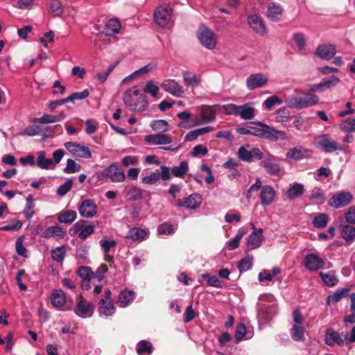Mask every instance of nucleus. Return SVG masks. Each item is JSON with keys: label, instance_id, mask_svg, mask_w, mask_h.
I'll use <instances>...</instances> for the list:
<instances>
[{"label": "nucleus", "instance_id": "nucleus-5", "mask_svg": "<svg viewBox=\"0 0 355 355\" xmlns=\"http://www.w3.org/2000/svg\"><path fill=\"white\" fill-rule=\"evenodd\" d=\"M347 342V333L343 332L339 334L331 329H328L325 334V343L329 346H333L336 344L338 345H343Z\"/></svg>", "mask_w": 355, "mask_h": 355}, {"label": "nucleus", "instance_id": "nucleus-51", "mask_svg": "<svg viewBox=\"0 0 355 355\" xmlns=\"http://www.w3.org/2000/svg\"><path fill=\"white\" fill-rule=\"evenodd\" d=\"M80 170V166L78 164L72 159H68L67 160V164L63 171L66 174H71L78 172Z\"/></svg>", "mask_w": 355, "mask_h": 355}, {"label": "nucleus", "instance_id": "nucleus-53", "mask_svg": "<svg viewBox=\"0 0 355 355\" xmlns=\"http://www.w3.org/2000/svg\"><path fill=\"white\" fill-rule=\"evenodd\" d=\"M304 153L302 147H294L290 149L286 153V157L293 159H300L303 158Z\"/></svg>", "mask_w": 355, "mask_h": 355}, {"label": "nucleus", "instance_id": "nucleus-16", "mask_svg": "<svg viewBox=\"0 0 355 355\" xmlns=\"http://www.w3.org/2000/svg\"><path fill=\"white\" fill-rule=\"evenodd\" d=\"M105 175L114 182H121L125 178V173L116 164L110 165L105 171Z\"/></svg>", "mask_w": 355, "mask_h": 355}, {"label": "nucleus", "instance_id": "nucleus-22", "mask_svg": "<svg viewBox=\"0 0 355 355\" xmlns=\"http://www.w3.org/2000/svg\"><path fill=\"white\" fill-rule=\"evenodd\" d=\"M263 230L259 229L258 231H254L248 239V247L249 250H253L259 248L263 241Z\"/></svg>", "mask_w": 355, "mask_h": 355}, {"label": "nucleus", "instance_id": "nucleus-48", "mask_svg": "<svg viewBox=\"0 0 355 355\" xmlns=\"http://www.w3.org/2000/svg\"><path fill=\"white\" fill-rule=\"evenodd\" d=\"M151 128L153 130L162 133L168 130V123L166 120H156L152 122Z\"/></svg>", "mask_w": 355, "mask_h": 355}, {"label": "nucleus", "instance_id": "nucleus-4", "mask_svg": "<svg viewBox=\"0 0 355 355\" xmlns=\"http://www.w3.org/2000/svg\"><path fill=\"white\" fill-rule=\"evenodd\" d=\"M171 8L169 6H161L155 11L154 18L159 26H166L171 19Z\"/></svg>", "mask_w": 355, "mask_h": 355}, {"label": "nucleus", "instance_id": "nucleus-10", "mask_svg": "<svg viewBox=\"0 0 355 355\" xmlns=\"http://www.w3.org/2000/svg\"><path fill=\"white\" fill-rule=\"evenodd\" d=\"M201 202L200 196L198 193H193L187 198L178 200L177 206L195 209L200 205Z\"/></svg>", "mask_w": 355, "mask_h": 355}, {"label": "nucleus", "instance_id": "nucleus-30", "mask_svg": "<svg viewBox=\"0 0 355 355\" xmlns=\"http://www.w3.org/2000/svg\"><path fill=\"white\" fill-rule=\"evenodd\" d=\"M99 311L105 315L110 316L115 312V306L112 300H101L99 301Z\"/></svg>", "mask_w": 355, "mask_h": 355}, {"label": "nucleus", "instance_id": "nucleus-33", "mask_svg": "<svg viewBox=\"0 0 355 355\" xmlns=\"http://www.w3.org/2000/svg\"><path fill=\"white\" fill-rule=\"evenodd\" d=\"M239 115L244 120L252 119L255 115V109L250 103H245L240 105Z\"/></svg>", "mask_w": 355, "mask_h": 355}, {"label": "nucleus", "instance_id": "nucleus-43", "mask_svg": "<svg viewBox=\"0 0 355 355\" xmlns=\"http://www.w3.org/2000/svg\"><path fill=\"white\" fill-rule=\"evenodd\" d=\"M51 257L56 262L62 263L65 257V246L57 247L51 250Z\"/></svg>", "mask_w": 355, "mask_h": 355}, {"label": "nucleus", "instance_id": "nucleus-2", "mask_svg": "<svg viewBox=\"0 0 355 355\" xmlns=\"http://www.w3.org/2000/svg\"><path fill=\"white\" fill-rule=\"evenodd\" d=\"M197 37L200 43L205 49L213 50L216 47L218 40L217 35L207 26L201 25L198 30Z\"/></svg>", "mask_w": 355, "mask_h": 355}, {"label": "nucleus", "instance_id": "nucleus-28", "mask_svg": "<svg viewBox=\"0 0 355 355\" xmlns=\"http://www.w3.org/2000/svg\"><path fill=\"white\" fill-rule=\"evenodd\" d=\"M46 153L44 151H40L37 153V166L42 169H51L53 168V162L51 159L46 158Z\"/></svg>", "mask_w": 355, "mask_h": 355}, {"label": "nucleus", "instance_id": "nucleus-24", "mask_svg": "<svg viewBox=\"0 0 355 355\" xmlns=\"http://www.w3.org/2000/svg\"><path fill=\"white\" fill-rule=\"evenodd\" d=\"M35 205L34 202L33 196L32 194H28L26 196V205L23 210V214L27 220H31L33 218L35 214Z\"/></svg>", "mask_w": 355, "mask_h": 355}, {"label": "nucleus", "instance_id": "nucleus-14", "mask_svg": "<svg viewBox=\"0 0 355 355\" xmlns=\"http://www.w3.org/2000/svg\"><path fill=\"white\" fill-rule=\"evenodd\" d=\"M248 23L252 30L261 36L266 33V27L262 19L257 15H252L248 17Z\"/></svg>", "mask_w": 355, "mask_h": 355}, {"label": "nucleus", "instance_id": "nucleus-41", "mask_svg": "<svg viewBox=\"0 0 355 355\" xmlns=\"http://www.w3.org/2000/svg\"><path fill=\"white\" fill-rule=\"evenodd\" d=\"M340 129L345 132H355V119L347 118L342 121L339 124Z\"/></svg>", "mask_w": 355, "mask_h": 355}, {"label": "nucleus", "instance_id": "nucleus-49", "mask_svg": "<svg viewBox=\"0 0 355 355\" xmlns=\"http://www.w3.org/2000/svg\"><path fill=\"white\" fill-rule=\"evenodd\" d=\"M339 82L340 79L338 77L335 76H331L328 80H325L317 84L316 87L322 88L323 91L324 89L330 88L331 87L336 85Z\"/></svg>", "mask_w": 355, "mask_h": 355}, {"label": "nucleus", "instance_id": "nucleus-7", "mask_svg": "<svg viewBox=\"0 0 355 355\" xmlns=\"http://www.w3.org/2000/svg\"><path fill=\"white\" fill-rule=\"evenodd\" d=\"M324 266V261L315 254H308L304 258V266L309 271H317Z\"/></svg>", "mask_w": 355, "mask_h": 355}, {"label": "nucleus", "instance_id": "nucleus-58", "mask_svg": "<svg viewBox=\"0 0 355 355\" xmlns=\"http://www.w3.org/2000/svg\"><path fill=\"white\" fill-rule=\"evenodd\" d=\"M252 266V257H247L241 259L238 263V268L241 272H245Z\"/></svg>", "mask_w": 355, "mask_h": 355}, {"label": "nucleus", "instance_id": "nucleus-3", "mask_svg": "<svg viewBox=\"0 0 355 355\" xmlns=\"http://www.w3.org/2000/svg\"><path fill=\"white\" fill-rule=\"evenodd\" d=\"M249 144L241 146L237 152V155L242 161L247 162H252L254 159L261 160L263 158V154L261 150L258 148H252L248 150Z\"/></svg>", "mask_w": 355, "mask_h": 355}, {"label": "nucleus", "instance_id": "nucleus-35", "mask_svg": "<svg viewBox=\"0 0 355 355\" xmlns=\"http://www.w3.org/2000/svg\"><path fill=\"white\" fill-rule=\"evenodd\" d=\"M304 191V186L302 184L295 183L287 190L286 196L288 199L293 200L302 196Z\"/></svg>", "mask_w": 355, "mask_h": 355}, {"label": "nucleus", "instance_id": "nucleus-61", "mask_svg": "<svg viewBox=\"0 0 355 355\" xmlns=\"http://www.w3.org/2000/svg\"><path fill=\"white\" fill-rule=\"evenodd\" d=\"M73 181L71 179L67 180L63 184L60 185L57 191V193L60 196H64L71 189Z\"/></svg>", "mask_w": 355, "mask_h": 355}, {"label": "nucleus", "instance_id": "nucleus-34", "mask_svg": "<svg viewBox=\"0 0 355 355\" xmlns=\"http://www.w3.org/2000/svg\"><path fill=\"white\" fill-rule=\"evenodd\" d=\"M349 292V288L338 289L332 295L327 298V304H335L338 302L342 298L346 297Z\"/></svg>", "mask_w": 355, "mask_h": 355}, {"label": "nucleus", "instance_id": "nucleus-9", "mask_svg": "<svg viewBox=\"0 0 355 355\" xmlns=\"http://www.w3.org/2000/svg\"><path fill=\"white\" fill-rule=\"evenodd\" d=\"M161 86L166 92L176 97H181L184 92L183 87L175 80H166Z\"/></svg>", "mask_w": 355, "mask_h": 355}, {"label": "nucleus", "instance_id": "nucleus-26", "mask_svg": "<svg viewBox=\"0 0 355 355\" xmlns=\"http://www.w3.org/2000/svg\"><path fill=\"white\" fill-rule=\"evenodd\" d=\"M282 7L275 3H270L268 6L267 17L272 21H277L282 14Z\"/></svg>", "mask_w": 355, "mask_h": 355}, {"label": "nucleus", "instance_id": "nucleus-45", "mask_svg": "<svg viewBox=\"0 0 355 355\" xmlns=\"http://www.w3.org/2000/svg\"><path fill=\"white\" fill-rule=\"evenodd\" d=\"M184 84L188 87H195L200 85L201 79L196 75H189L188 73L183 74Z\"/></svg>", "mask_w": 355, "mask_h": 355}, {"label": "nucleus", "instance_id": "nucleus-1", "mask_svg": "<svg viewBox=\"0 0 355 355\" xmlns=\"http://www.w3.org/2000/svg\"><path fill=\"white\" fill-rule=\"evenodd\" d=\"M316 146L325 153H332L337 150H343V147L329 134H321L315 137Z\"/></svg>", "mask_w": 355, "mask_h": 355}, {"label": "nucleus", "instance_id": "nucleus-54", "mask_svg": "<svg viewBox=\"0 0 355 355\" xmlns=\"http://www.w3.org/2000/svg\"><path fill=\"white\" fill-rule=\"evenodd\" d=\"M139 94V91L136 88H131L128 89L124 95L123 100L125 103L130 107L131 108H134V105L132 103V98L134 96H137Z\"/></svg>", "mask_w": 355, "mask_h": 355}, {"label": "nucleus", "instance_id": "nucleus-52", "mask_svg": "<svg viewBox=\"0 0 355 355\" xmlns=\"http://www.w3.org/2000/svg\"><path fill=\"white\" fill-rule=\"evenodd\" d=\"M144 191L138 187H132L128 190L127 196L130 200L137 201L144 197Z\"/></svg>", "mask_w": 355, "mask_h": 355}, {"label": "nucleus", "instance_id": "nucleus-11", "mask_svg": "<svg viewBox=\"0 0 355 355\" xmlns=\"http://www.w3.org/2000/svg\"><path fill=\"white\" fill-rule=\"evenodd\" d=\"M261 164L266 172L271 175H277L281 171V166L273 155H270L268 157L265 158Z\"/></svg>", "mask_w": 355, "mask_h": 355}, {"label": "nucleus", "instance_id": "nucleus-47", "mask_svg": "<svg viewBox=\"0 0 355 355\" xmlns=\"http://www.w3.org/2000/svg\"><path fill=\"white\" fill-rule=\"evenodd\" d=\"M188 168L187 162L183 161L180 162L178 166H174L171 170V173L174 176L181 178L187 173Z\"/></svg>", "mask_w": 355, "mask_h": 355}, {"label": "nucleus", "instance_id": "nucleus-62", "mask_svg": "<svg viewBox=\"0 0 355 355\" xmlns=\"http://www.w3.org/2000/svg\"><path fill=\"white\" fill-rule=\"evenodd\" d=\"M107 270V266L105 264H101L96 272H93L90 270V280L94 278H97L98 280H101Z\"/></svg>", "mask_w": 355, "mask_h": 355}, {"label": "nucleus", "instance_id": "nucleus-31", "mask_svg": "<svg viewBox=\"0 0 355 355\" xmlns=\"http://www.w3.org/2000/svg\"><path fill=\"white\" fill-rule=\"evenodd\" d=\"M340 236L346 241L355 239V227L349 224L344 225L340 228Z\"/></svg>", "mask_w": 355, "mask_h": 355}, {"label": "nucleus", "instance_id": "nucleus-23", "mask_svg": "<svg viewBox=\"0 0 355 355\" xmlns=\"http://www.w3.org/2000/svg\"><path fill=\"white\" fill-rule=\"evenodd\" d=\"M51 300L53 306L60 309L66 302V296L63 291L55 290L51 294Z\"/></svg>", "mask_w": 355, "mask_h": 355}, {"label": "nucleus", "instance_id": "nucleus-19", "mask_svg": "<svg viewBox=\"0 0 355 355\" xmlns=\"http://www.w3.org/2000/svg\"><path fill=\"white\" fill-rule=\"evenodd\" d=\"M263 137L267 139L272 141H277L278 139L285 140L287 139V136L285 132L282 130H277L265 124L263 126Z\"/></svg>", "mask_w": 355, "mask_h": 355}, {"label": "nucleus", "instance_id": "nucleus-18", "mask_svg": "<svg viewBox=\"0 0 355 355\" xmlns=\"http://www.w3.org/2000/svg\"><path fill=\"white\" fill-rule=\"evenodd\" d=\"M336 53L335 46L328 44L318 46L315 54L322 59L329 60L333 58Z\"/></svg>", "mask_w": 355, "mask_h": 355}, {"label": "nucleus", "instance_id": "nucleus-13", "mask_svg": "<svg viewBox=\"0 0 355 355\" xmlns=\"http://www.w3.org/2000/svg\"><path fill=\"white\" fill-rule=\"evenodd\" d=\"M64 146L73 156L78 157H87L89 156L88 148L78 143L68 141L64 143Z\"/></svg>", "mask_w": 355, "mask_h": 355}, {"label": "nucleus", "instance_id": "nucleus-20", "mask_svg": "<svg viewBox=\"0 0 355 355\" xmlns=\"http://www.w3.org/2000/svg\"><path fill=\"white\" fill-rule=\"evenodd\" d=\"M276 196V191L269 185H265L261 187L260 193L261 203L263 205H269L274 200Z\"/></svg>", "mask_w": 355, "mask_h": 355}, {"label": "nucleus", "instance_id": "nucleus-64", "mask_svg": "<svg viewBox=\"0 0 355 355\" xmlns=\"http://www.w3.org/2000/svg\"><path fill=\"white\" fill-rule=\"evenodd\" d=\"M282 103V101L277 96H272L266 98L263 102V105L268 110H271L275 105H281Z\"/></svg>", "mask_w": 355, "mask_h": 355}, {"label": "nucleus", "instance_id": "nucleus-32", "mask_svg": "<svg viewBox=\"0 0 355 355\" xmlns=\"http://www.w3.org/2000/svg\"><path fill=\"white\" fill-rule=\"evenodd\" d=\"M76 313L79 317L86 318L89 316V303L80 297L77 302Z\"/></svg>", "mask_w": 355, "mask_h": 355}, {"label": "nucleus", "instance_id": "nucleus-38", "mask_svg": "<svg viewBox=\"0 0 355 355\" xmlns=\"http://www.w3.org/2000/svg\"><path fill=\"white\" fill-rule=\"evenodd\" d=\"M65 117V115L62 113L59 115H51L48 114H43L41 117L36 119V121L42 124L53 123L62 121Z\"/></svg>", "mask_w": 355, "mask_h": 355}, {"label": "nucleus", "instance_id": "nucleus-42", "mask_svg": "<svg viewBox=\"0 0 355 355\" xmlns=\"http://www.w3.org/2000/svg\"><path fill=\"white\" fill-rule=\"evenodd\" d=\"M115 66V64L110 65L105 71L97 72L94 76V81L96 84L103 83L107 80L110 73L113 71Z\"/></svg>", "mask_w": 355, "mask_h": 355}, {"label": "nucleus", "instance_id": "nucleus-39", "mask_svg": "<svg viewBox=\"0 0 355 355\" xmlns=\"http://www.w3.org/2000/svg\"><path fill=\"white\" fill-rule=\"evenodd\" d=\"M77 275L81 278L82 288L85 290H89V267L80 266L76 271Z\"/></svg>", "mask_w": 355, "mask_h": 355}, {"label": "nucleus", "instance_id": "nucleus-17", "mask_svg": "<svg viewBox=\"0 0 355 355\" xmlns=\"http://www.w3.org/2000/svg\"><path fill=\"white\" fill-rule=\"evenodd\" d=\"M65 235L66 232L58 225L49 227L42 234V236L45 239L55 240L63 239Z\"/></svg>", "mask_w": 355, "mask_h": 355}, {"label": "nucleus", "instance_id": "nucleus-37", "mask_svg": "<svg viewBox=\"0 0 355 355\" xmlns=\"http://www.w3.org/2000/svg\"><path fill=\"white\" fill-rule=\"evenodd\" d=\"M47 6L49 13L53 16H60L63 12L62 4L58 0H49Z\"/></svg>", "mask_w": 355, "mask_h": 355}, {"label": "nucleus", "instance_id": "nucleus-40", "mask_svg": "<svg viewBox=\"0 0 355 355\" xmlns=\"http://www.w3.org/2000/svg\"><path fill=\"white\" fill-rule=\"evenodd\" d=\"M305 329L302 325H293L291 329V335L295 341H304Z\"/></svg>", "mask_w": 355, "mask_h": 355}, {"label": "nucleus", "instance_id": "nucleus-6", "mask_svg": "<svg viewBox=\"0 0 355 355\" xmlns=\"http://www.w3.org/2000/svg\"><path fill=\"white\" fill-rule=\"evenodd\" d=\"M353 196L349 192H341L335 194L329 200V205L334 208H340L348 205L352 200Z\"/></svg>", "mask_w": 355, "mask_h": 355}, {"label": "nucleus", "instance_id": "nucleus-46", "mask_svg": "<svg viewBox=\"0 0 355 355\" xmlns=\"http://www.w3.org/2000/svg\"><path fill=\"white\" fill-rule=\"evenodd\" d=\"M304 108L313 106L319 101V97L313 94L307 93L302 95Z\"/></svg>", "mask_w": 355, "mask_h": 355}, {"label": "nucleus", "instance_id": "nucleus-27", "mask_svg": "<svg viewBox=\"0 0 355 355\" xmlns=\"http://www.w3.org/2000/svg\"><path fill=\"white\" fill-rule=\"evenodd\" d=\"M286 103L288 107L296 109H303L302 95L295 93L286 98Z\"/></svg>", "mask_w": 355, "mask_h": 355}, {"label": "nucleus", "instance_id": "nucleus-55", "mask_svg": "<svg viewBox=\"0 0 355 355\" xmlns=\"http://www.w3.org/2000/svg\"><path fill=\"white\" fill-rule=\"evenodd\" d=\"M42 131L41 126L38 125H33L26 127L23 131H21L19 135H27L33 137L35 135H38Z\"/></svg>", "mask_w": 355, "mask_h": 355}, {"label": "nucleus", "instance_id": "nucleus-63", "mask_svg": "<svg viewBox=\"0 0 355 355\" xmlns=\"http://www.w3.org/2000/svg\"><path fill=\"white\" fill-rule=\"evenodd\" d=\"M144 91L146 93L150 94L153 97L155 98L157 96V93L159 92V87L154 84L153 81H148L144 89Z\"/></svg>", "mask_w": 355, "mask_h": 355}, {"label": "nucleus", "instance_id": "nucleus-15", "mask_svg": "<svg viewBox=\"0 0 355 355\" xmlns=\"http://www.w3.org/2000/svg\"><path fill=\"white\" fill-rule=\"evenodd\" d=\"M144 141L151 144L166 146L171 144L173 142V139L168 135L159 133L145 136Z\"/></svg>", "mask_w": 355, "mask_h": 355}, {"label": "nucleus", "instance_id": "nucleus-21", "mask_svg": "<svg viewBox=\"0 0 355 355\" xmlns=\"http://www.w3.org/2000/svg\"><path fill=\"white\" fill-rule=\"evenodd\" d=\"M121 28V22L118 19L112 18L107 21L103 30L106 36H113L119 33Z\"/></svg>", "mask_w": 355, "mask_h": 355}, {"label": "nucleus", "instance_id": "nucleus-25", "mask_svg": "<svg viewBox=\"0 0 355 355\" xmlns=\"http://www.w3.org/2000/svg\"><path fill=\"white\" fill-rule=\"evenodd\" d=\"M134 298V291L128 289L121 291L118 295V300L121 307L128 306L133 301Z\"/></svg>", "mask_w": 355, "mask_h": 355}, {"label": "nucleus", "instance_id": "nucleus-12", "mask_svg": "<svg viewBox=\"0 0 355 355\" xmlns=\"http://www.w3.org/2000/svg\"><path fill=\"white\" fill-rule=\"evenodd\" d=\"M71 232L72 236L75 235L82 240H85L89 236V222L85 220L77 221Z\"/></svg>", "mask_w": 355, "mask_h": 355}, {"label": "nucleus", "instance_id": "nucleus-59", "mask_svg": "<svg viewBox=\"0 0 355 355\" xmlns=\"http://www.w3.org/2000/svg\"><path fill=\"white\" fill-rule=\"evenodd\" d=\"M290 116L289 111L285 108L282 107L277 110L275 113V120L277 122H284L286 121Z\"/></svg>", "mask_w": 355, "mask_h": 355}, {"label": "nucleus", "instance_id": "nucleus-57", "mask_svg": "<svg viewBox=\"0 0 355 355\" xmlns=\"http://www.w3.org/2000/svg\"><path fill=\"white\" fill-rule=\"evenodd\" d=\"M245 234V231L241 230L236 236L227 243V248L229 250H233L236 249L239 245V242L243 235Z\"/></svg>", "mask_w": 355, "mask_h": 355}, {"label": "nucleus", "instance_id": "nucleus-50", "mask_svg": "<svg viewBox=\"0 0 355 355\" xmlns=\"http://www.w3.org/2000/svg\"><path fill=\"white\" fill-rule=\"evenodd\" d=\"M328 220L329 216L327 214H319L314 218L313 225L317 228H322L327 225Z\"/></svg>", "mask_w": 355, "mask_h": 355}, {"label": "nucleus", "instance_id": "nucleus-8", "mask_svg": "<svg viewBox=\"0 0 355 355\" xmlns=\"http://www.w3.org/2000/svg\"><path fill=\"white\" fill-rule=\"evenodd\" d=\"M268 83V78L263 73L251 74L246 79V86L249 90L262 87Z\"/></svg>", "mask_w": 355, "mask_h": 355}, {"label": "nucleus", "instance_id": "nucleus-56", "mask_svg": "<svg viewBox=\"0 0 355 355\" xmlns=\"http://www.w3.org/2000/svg\"><path fill=\"white\" fill-rule=\"evenodd\" d=\"M320 276L323 282L329 286H334L338 282V278L333 274L320 272Z\"/></svg>", "mask_w": 355, "mask_h": 355}, {"label": "nucleus", "instance_id": "nucleus-44", "mask_svg": "<svg viewBox=\"0 0 355 355\" xmlns=\"http://www.w3.org/2000/svg\"><path fill=\"white\" fill-rule=\"evenodd\" d=\"M76 213L72 210H67L61 213L58 216V220L60 223H71L75 220Z\"/></svg>", "mask_w": 355, "mask_h": 355}, {"label": "nucleus", "instance_id": "nucleus-29", "mask_svg": "<svg viewBox=\"0 0 355 355\" xmlns=\"http://www.w3.org/2000/svg\"><path fill=\"white\" fill-rule=\"evenodd\" d=\"M152 343L146 340L139 341L136 347V351L138 355H150L153 351Z\"/></svg>", "mask_w": 355, "mask_h": 355}, {"label": "nucleus", "instance_id": "nucleus-60", "mask_svg": "<svg viewBox=\"0 0 355 355\" xmlns=\"http://www.w3.org/2000/svg\"><path fill=\"white\" fill-rule=\"evenodd\" d=\"M202 277L204 279H206L207 284L209 286L220 288L222 287L221 281L216 276V275H210L209 274L203 275Z\"/></svg>", "mask_w": 355, "mask_h": 355}, {"label": "nucleus", "instance_id": "nucleus-36", "mask_svg": "<svg viewBox=\"0 0 355 355\" xmlns=\"http://www.w3.org/2000/svg\"><path fill=\"white\" fill-rule=\"evenodd\" d=\"M148 235V232L141 228L134 227L129 230L127 237L135 241L144 240Z\"/></svg>", "mask_w": 355, "mask_h": 355}]
</instances>
